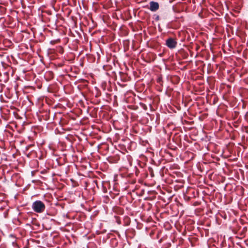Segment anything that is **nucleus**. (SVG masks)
<instances>
[{
	"mask_svg": "<svg viewBox=\"0 0 248 248\" xmlns=\"http://www.w3.org/2000/svg\"><path fill=\"white\" fill-rule=\"evenodd\" d=\"M33 210L37 213H42L45 209L44 203L40 201L34 202L32 206Z\"/></svg>",
	"mask_w": 248,
	"mask_h": 248,
	"instance_id": "f257e3e1",
	"label": "nucleus"
},
{
	"mask_svg": "<svg viewBox=\"0 0 248 248\" xmlns=\"http://www.w3.org/2000/svg\"><path fill=\"white\" fill-rule=\"evenodd\" d=\"M176 44L177 42L173 38H169L166 41V45L170 48H174L175 47Z\"/></svg>",
	"mask_w": 248,
	"mask_h": 248,
	"instance_id": "f03ea898",
	"label": "nucleus"
},
{
	"mask_svg": "<svg viewBox=\"0 0 248 248\" xmlns=\"http://www.w3.org/2000/svg\"><path fill=\"white\" fill-rule=\"evenodd\" d=\"M159 8V4L157 2L151 1L150 3V9L152 11H155Z\"/></svg>",
	"mask_w": 248,
	"mask_h": 248,
	"instance_id": "7ed1b4c3",
	"label": "nucleus"
}]
</instances>
